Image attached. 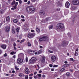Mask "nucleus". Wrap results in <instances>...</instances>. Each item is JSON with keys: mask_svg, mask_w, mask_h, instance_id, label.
<instances>
[{"mask_svg": "<svg viewBox=\"0 0 79 79\" xmlns=\"http://www.w3.org/2000/svg\"><path fill=\"white\" fill-rule=\"evenodd\" d=\"M25 78L26 79H28V76H27V75H26Z\"/></svg>", "mask_w": 79, "mask_h": 79, "instance_id": "c03bdc74", "label": "nucleus"}, {"mask_svg": "<svg viewBox=\"0 0 79 79\" xmlns=\"http://www.w3.org/2000/svg\"><path fill=\"white\" fill-rule=\"evenodd\" d=\"M21 17L22 18L24 19V17L23 15H21Z\"/></svg>", "mask_w": 79, "mask_h": 79, "instance_id": "bf43d9fd", "label": "nucleus"}, {"mask_svg": "<svg viewBox=\"0 0 79 79\" xmlns=\"http://www.w3.org/2000/svg\"><path fill=\"white\" fill-rule=\"evenodd\" d=\"M51 61L52 62L55 63L56 61V58L55 56H52L51 57Z\"/></svg>", "mask_w": 79, "mask_h": 79, "instance_id": "0eeeda50", "label": "nucleus"}, {"mask_svg": "<svg viewBox=\"0 0 79 79\" xmlns=\"http://www.w3.org/2000/svg\"><path fill=\"white\" fill-rule=\"evenodd\" d=\"M48 40V37L47 36H44L41 37L40 38L39 41L40 42H42V41H47Z\"/></svg>", "mask_w": 79, "mask_h": 79, "instance_id": "f03ea898", "label": "nucleus"}, {"mask_svg": "<svg viewBox=\"0 0 79 79\" xmlns=\"http://www.w3.org/2000/svg\"><path fill=\"white\" fill-rule=\"evenodd\" d=\"M20 28L19 27H17L15 29L16 31L17 32H19V31Z\"/></svg>", "mask_w": 79, "mask_h": 79, "instance_id": "6ab92c4d", "label": "nucleus"}, {"mask_svg": "<svg viewBox=\"0 0 79 79\" xmlns=\"http://www.w3.org/2000/svg\"><path fill=\"white\" fill-rule=\"evenodd\" d=\"M65 70L64 68H62L60 70V73H61V72H63Z\"/></svg>", "mask_w": 79, "mask_h": 79, "instance_id": "393cba45", "label": "nucleus"}, {"mask_svg": "<svg viewBox=\"0 0 79 79\" xmlns=\"http://www.w3.org/2000/svg\"><path fill=\"white\" fill-rule=\"evenodd\" d=\"M1 47L2 48H3V49H6V45L5 44H3L1 46Z\"/></svg>", "mask_w": 79, "mask_h": 79, "instance_id": "f3484780", "label": "nucleus"}, {"mask_svg": "<svg viewBox=\"0 0 79 79\" xmlns=\"http://www.w3.org/2000/svg\"><path fill=\"white\" fill-rule=\"evenodd\" d=\"M70 60L71 61H73L74 60H73V58H71Z\"/></svg>", "mask_w": 79, "mask_h": 79, "instance_id": "de8ad7c7", "label": "nucleus"}, {"mask_svg": "<svg viewBox=\"0 0 79 79\" xmlns=\"http://www.w3.org/2000/svg\"><path fill=\"white\" fill-rule=\"evenodd\" d=\"M31 32H34V30H31Z\"/></svg>", "mask_w": 79, "mask_h": 79, "instance_id": "e2e57ef3", "label": "nucleus"}, {"mask_svg": "<svg viewBox=\"0 0 79 79\" xmlns=\"http://www.w3.org/2000/svg\"><path fill=\"white\" fill-rule=\"evenodd\" d=\"M27 44H28V46H29V47H31V43H30L28 42Z\"/></svg>", "mask_w": 79, "mask_h": 79, "instance_id": "473e14b6", "label": "nucleus"}, {"mask_svg": "<svg viewBox=\"0 0 79 79\" xmlns=\"http://www.w3.org/2000/svg\"><path fill=\"white\" fill-rule=\"evenodd\" d=\"M56 27L58 29H63L64 28V26L62 23H59L57 25Z\"/></svg>", "mask_w": 79, "mask_h": 79, "instance_id": "7ed1b4c3", "label": "nucleus"}, {"mask_svg": "<svg viewBox=\"0 0 79 79\" xmlns=\"http://www.w3.org/2000/svg\"><path fill=\"white\" fill-rule=\"evenodd\" d=\"M19 3H20V4H21V3H22V1H21V0H19Z\"/></svg>", "mask_w": 79, "mask_h": 79, "instance_id": "58836bf2", "label": "nucleus"}, {"mask_svg": "<svg viewBox=\"0 0 79 79\" xmlns=\"http://www.w3.org/2000/svg\"><path fill=\"white\" fill-rule=\"evenodd\" d=\"M73 3L74 5H78L79 3V0H73Z\"/></svg>", "mask_w": 79, "mask_h": 79, "instance_id": "6e6552de", "label": "nucleus"}, {"mask_svg": "<svg viewBox=\"0 0 79 79\" xmlns=\"http://www.w3.org/2000/svg\"><path fill=\"white\" fill-rule=\"evenodd\" d=\"M23 76H24V74H23L22 73H20L19 74V76L20 77H22Z\"/></svg>", "mask_w": 79, "mask_h": 79, "instance_id": "bb28decb", "label": "nucleus"}, {"mask_svg": "<svg viewBox=\"0 0 79 79\" xmlns=\"http://www.w3.org/2000/svg\"><path fill=\"white\" fill-rule=\"evenodd\" d=\"M28 53L30 55H34V51L32 50H29L28 51Z\"/></svg>", "mask_w": 79, "mask_h": 79, "instance_id": "ddd939ff", "label": "nucleus"}, {"mask_svg": "<svg viewBox=\"0 0 79 79\" xmlns=\"http://www.w3.org/2000/svg\"><path fill=\"white\" fill-rule=\"evenodd\" d=\"M38 53L39 54L42 53V50H40L38 51Z\"/></svg>", "mask_w": 79, "mask_h": 79, "instance_id": "e433bc0d", "label": "nucleus"}, {"mask_svg": "<svg viewBox=\"0 0 79 79\" xmlns=\"http://www.w3.org/2000/svg\"><path fill=\"white\" fill-rule=\"evenodd\" d=\"M57 5L58 6H60V5H61V3H60L59 2H57Z\"/></svg>", "mask_w": 79, "mask_h": 79, "instance_id": "cd10ccee", "label": "nucleus"}, {"mask_svg": "<svg viewBox=\"0 0 79 79\" xmlns=\"http://www.w3.org/2000/svg\"><path fill=\"white\" fill-rule=\"evenodd\" d=\"M55 67H58V65H53V68H55Z\"/></svg>", "mask_w": 79, "mask_h": 79, "instance_id": "79ce46f5", "label": "nucleus"}, {"mask_svg": "<svg viewBox=\"0 0 79 79\" xmlns=\"http://www.w3.org/2000/svg\"><path fill=\"white\" fill-rule=\"evenodd\" d=\"M26 62H27L28 61V58L27 57H26Z\"/></svg>", "mask_w": 79, "mask_h": 79, "instance_id": "a19ab883", "label": "nucleus"}, {"mask_svg": "<svg viewBox=\"0 0 79 79\" xmlns=\"http://www.w3.org/2000/svg\"><path fill=\"white\" fill-rule=\"evenodd\" d=\"M43 77H45V76L44 75H42Z\"/></svg>", "mask_w": 79, "mask_h": 79, "instance_id": "052dcab7", "label": "nucleus"}, {"mask_svg": "<svg viewBox=\"0 0 79 79\" xmlns=\"http://www.w3.org/2000/svg\"><path fill=\"white\" fill-rule=\"evenodd\" d=\"M40 16H41V17H43L45 15V12L43 10L41 11L40 12Z\"/></svg>", "mask_w": 79, "mask_h": 79, "instance_id": "9b49d317", "label": "nucleus"}, {"mask_svg": "<svg viewBox=\"0 0 79 79\" xmlns=\"http://www.w3.org/2000/svg\"><path fill=\"white\" fill-rule=\"evenodd\" d=\"M69 71L70 72H73V70H72V69H70Z\"/></svg>", "mask_w": 79, "mask_h": 79, "instance_id": "5fc2aeb1", "label": "nucleus"}, {"mask_svg": "<svg viewBox=\"0 0 79 79\" xmlns=\"http://www.w3.org/2000/svg\"><path fill=\"white\" fill-rule=\"evenodd\" d=\"M14 49L15 50H16V47H15V46H14Z\"/></svg>", "mask_w": 79, "mask_h": 79, "instance_id": "69168bd1", "label": "nucleus"}, {"mask_svg": "<svg viewBox=\"0 0 79 79\" xmlns=\"http://www.w3.org/2000/svg\"><path fill=\"white\" fill-rule=\"evenodd\" d=\"M71 74L69 73H66L67 76H69Z\"/></svg>", "mask_w": 79, "mask_h": 79, "instance_id": "72a5a7b5", "label": "nucleus"}, {"mask_svg": "<svg viewBox=\"0 0 79 79\" xmlns=\"http://www.w3.org/2000/svg\"><path fill=\"white\" fill-rule=\"evenodd\" d=\"M13 22L15 23H16L18 22V20L17 19H14L13 20Z\"/></svg>", "mask_w": 79, "mask_h": 79, "instance_id": "b1692460", "label": "nucleus"}, {"mask_svg": "<svg viewBox=\"0 0 79 79\" xmlns=\"http://www.w3.org/2000/svg\"><path fill=\"white\" fill-rule=\"evenodd\" d=\"M15 3H16V2H15V1H13L11 4V5H15Z\"/></svg>", "mask_w": 79, "mask_h": 79, "instance_id": "c85d7f7f", "label": "nucleus"}, {"mask_svg": "<svg viewBox=\"0 0 79 79\" xmlns=\"http://www.w3.org/2000/svg\"><path fill=\"white\" fill-rule=\"evenodd\" d=\"M33 75V74H32V73H31L29 75V76L30 77H31V76H32Z\"/></svg>", "mask_w": 79, "mask_h": 79, "instance_id": "603ef678", "label": "nucleus"}, {"mask_svg": "<svg viewBox=\"0 0 79 79\" xmlns=\"http://www.w3.org/2000/svg\"><path fill=\"white\" fill-rule=\"evenodd\" d=\"M76 54H77V53L76 52H75V54H74L75 56H77V55H76Z\"/></svg>", "mask_w": 79, "mask_h": 79, "instance_id": "09e8293b", "label": "nucleus"}, {"mask_svg": "<svg viewBox=\"0 0 79 79\" xmlns=\"http://www.w3.org/2000/svg\"><path fill=\"white\" fill-rule=\"evenodd\" d=\"M15 69H16V70H17V71H19V68L17 67H15Z\"/></svg>", "mask_w": 79, "mask_h": 79, "instance_id": "3c124183", "label": "nucleus"}, {"mask_svg": "<svg viewBox=\"0 0 79 79\" xmlns=\"http://www.w3.org/2000/svg\"><path fill=\"white\" fill-rule=\"evenodd\" d=\"M25 71L26 74H29L30 73V72L29 71V70L28 69V68H27V67L26 68Z\"/></svg>", "mask_w": 79, "mask_h": 79, "instance_id": "2eb2a0df", "label": "nucleus"}, {"mask_svg": "<svg viewBox=\"0 0 79 79\" xmlns=\"http://www.w3.org/2000/svg\"><path fill=\"white\" fill-rule=\"evenodd\" d=\"M36 60H37L36 58L35 57H33L30 60V62L31 63H35L36 61Z\"/></svg>", "mask_w": 79, "mask_h": 79, "instance_id": "20e7f679", "label": "nucleus"}, {"mask_svg": "<svg viewBox=\"0 0 79 79\" xmlns=\"http://www.w3.org/2000/svg\"><path fill=\"white\" fill-rule=\"evenodd\" d=\"M35 9L33 6H27L26 9V11L30 14H32L35 12Z\"/></svg>", "mask_w": 79, "mask_h": 79, "instance_id": "f257e3e1", "label": "nucleus"}, {"mask_svg": "<svg viewBox=\"0 0 79 79\" xmlns=\"http://www.w3.org/2000/svg\"><path fill=\"white\" fill-rule=\"evenodd\" d=\"M4 56H5V57H6V56H7V54L6 53H5L4 55Z\"/></svg>", "mask_w": 79, "mask_h": 79, "instance_id": "37998d69", "label": "nucleus"}, {"mask_svg": "<svg viewBox=\"0 0 79 79\" xmlns=\"http://www.w3.org/2000/svg\"><path fill=\"white\" fill-rule=\"evenodd\" d=\"M40 48H43V47L41 46H40Z\"/></svg>", "mask_w": 79, "mask_h": 79, "instance_id": "4d7b16f0", "label": "nucleus"}, {"mask_svg": "<svg viewBox=\"0 0 79 79\" xmlns=\"http://www.w3.org/2000/svg\"><path fill=\"white\" fill-rule=\"evenodd\" d=\"M67 35L69 38V39H71L72 38V36H71V34L70 33H68L67 34Z\"/></svg>", "mask_w": 79, "mask_h": 79, "instance_id": "a211bd4d", "label": "nucleus"}, {"mask_svg": "<svg viewBox=\"0 0 79 79\" xmlns=\"http://www.w3.org/2000/svg\"><path fill=\"white\" fill-rule=\"evenodd\" d=\"M12 32L13 34H15V33L16 32H15V30L13 29L12 30Z\"/></svg>", "mask_w": 79, "mask_h": 79, "instance_id": "c756f323", "label": "nucleus"}, {"mask_svg": "<svg viewBox=\"0 0 79 79\" xmlns=\"http://www.w3.org/2000/svg\"><path fill=\"white\" fill-rule=\"evenodd\" d=\"M21 21H23V22H24L25 21V19H22Z\"/></svg>", "mask_w": 79, "mask_h": 79, "instance_id": "864d4df0", "label": "nucleus"}, {"mask_svg": "<svg viewBox=\"0 0 79 79\" xmlns=\"http://www.w3.org/2000/svg\"><path fill=\"white\" fill-rule=\"evenodd\" d=\"M49 66H50V67H52L53 66V65L52 64H49Z\"/></svg>", "mask_w": 79, "mask_h": 79, "instance_id": "6e6d98bb", "label": "nucleus"}, {"mask_svg": "<svg viewBox=\"0 0 79 79\" xmlns=\"http://www.w3.org/2000/svg\"><path fill=\"white\" fill-rule=\"evenodd\" d=\"M37 76H38L39 77H40L42 76V75L41 74H37Z\"/></svg>", "mask_w": 79, "mask_h": 79, "instance_id": "c9c22d12", "label": "nucleus"}, {"mask_svg": "<svg viewBox=\"0 0 79 79\" xmlns=\"http://www.w3.org/2000/svg\"><path fill=\"white\" fill-rule=\"evenodd\" d=\"M6 21L7 22H9L10 21V16H8L6 17Z\"/></svg>", "mask_w": 79, "mask_h": 79, "instance_id": "aec40b11", "label": "nucleus"}, {"mask_svg": "<svg viewBox=\"0 0 79 79\" xmlns=\"http://www.w3.org/2000/svg\"><path fill=\"white\" fill-rule=\"evenodd\" d=\"M25 40V39H23V40H21V42H20V43H23V42H24V41Z\"/></svg>", "mask_w": 79, "mask_h": 79, "instance_id": "4c0bfd02", "label": "nucleus"}, {"mask_svg": "<svg viewBox=\"0 0 79 79\" xmlns=\"http://www.w3.org/2000/svg\"><path fill=\"white\" fill-rule=\"evenodd\" d=\"M23 61V59L20 58H19L17 60V63L18 64H21V63H22Z\"/></svg>", "mask_w": 79, "mask_h": 79, "instance_id": "9d476101", "label": "nucleus"}, {"mask_svg": "<svg viewBox=\"0 0 79 79\" xmlns=\"http://www.w3.org/2000/svg\"><path fill=\"white\" fill-rule=\"evenodd\" d=\"M70 4L69 2H67L65 3V7L66 8H69V5Z\"/></svg>", "mask_w": 79, "mask_h": 79, "instance_id": "4468645a", "label": "nucleus"}, {"mask_svg": "<svg viewBox=\"0 0 79 79\" xmlns=\"http://www.w3.org/2000/svg\"><path fill=\"white\" fill-rule=\"evenodd\" d=\"M5 31L6 32H9L10 31V27L9 26L6 27L5 28Z\"/></svg>", "mask_w": 79, "mask_h": 79, "instance_id": "423d86ee", "label": "nucleus"}, {"mask_svg": "<svg viewBox=\"0 0 79 79\" xmlns=\"http://www.w3.org/2000/svg\"><path fill=\"white\" fill-rule=\"evenodd\" d=\"M46 21H49L50 20V17L49 18H47L46 19Z\"/></svg>", "mask_w": 79, "mask_h": 79, "instance_id": "2f4dec72", "label": "nucleus"}, {"mask_svg": "<svg viewBox=\"0 0 79 79\" xmlns=\"http://www.w3.org/2000/svg\"><path fill=\"white\" fill-rule=\"evenodd\" d=\"M13 8L14 9V10L16 9V6H14L13 7Z\"/></svg>", "mask_w": 79, "mask_h": 79, "instance_id": "8fccbe9b", "label": "nucleus"}, {"mask_svg": "<svg viewBox=\"0 0 79 79\" xmlns=\"http://www.w3.org/2000/svg\"><path fill=\"white\" fill-rule=\"evenodd\" d=\"M69 66V64H65L63 65V66H64V67H65V68H67Z\"/></svg>", "mask_w": 79, "mask_h": 79, "instance_id": "412c9836", "label": "nucleus"}, {"mask_svg": "<svg viewBox=\"0 0 79 79\" xmlns=\"http://www.w3.org/2000/svg\"><path fill=\"white\" fill-rule=\"evenodd\" d=\"M23 37V35L22 34H20L19 36V39H22Z\"/></svg>", "mask_w": 79, "mask_h": 79, "instance_id": "7c9ffc66", "label": "nucleus"}, {"mask_svg": "<svg viewBox=\"0 0 79 79\" xmlns=\"http://www.w3.org/2000/svg\"><path fill=\"white\" fill-rule=\"evenodd\" d=\"M18 57L22 58L23 57H24V54L23 53H21L19 54L18 56Z\"/></svg>", "mask_w": 79, "mask_h": 79, "instance_id": "dca6fc26", "label": "nucleus"}, {"mask_svg": "<svg viewBox=\"0 0 79 79\" xmlns=\"http://www.w3.org/2000/svg\"><path fill=\"white\" fill-rule=\"evenodd\" d=\"M13 45L14 47H15L16 45V44L14 43L13 44Z\"/></svg>", "mask_w": 79, "mask_h": 79, "instance_id": "338daca9", "label": "nucleus"}, {"mask_svg": "<svg viewBox=\"0 0 79 79\" xmlns=\"http://www.w3.org/2000/svg\"><path fill=\"white\" fill-rule=\"evenodd\" d=\"M37 66L38 67V69H40V67H39V66L38 65H37Z\"/></svg>", "mask_w": 79, "mask_h": 79, "instance_id": "0e129e2a", "label": "nucleus"}, {"mask_svg": "<svg viewBox=\"0 0 79 79\" xmlns=\"http://www.w3.org/2000/svg\"><path fill=\"white\" fill-rule=\"evenodd\" d=\"M35 1H36V0H31V2H35Z\"/></svg>", "mask_w": 79, "mask_h": 79, "instance_id": "13d9d810", "label": "nucleus"}, {"mask_svg": "<svg viewBox=\"0 0 79 79\" xmlns=\"http://www.w3.org/2000/svg\"><path fill=\"white\" fill-rule=\"evenodd\" d=\"M53 25H50V26L49 27V29L50 30V29H53Z\"/></svg>", "mask_w": 79, "mask_h": 79, "instance_id": "4be33fe9", "label": "nucleus"}, {"mask_svg": "<svg viewBox=\"0 0 79 79\" xmlns=\"http://www.w3.org/2000/svg\"><path fill=\"white\" fill-rule=\"evenodd\" d=\"M36 30L37 32H38V33H39L40 32V29H39V28H37L36 29Z\"/></svg>", "mask_w": 79, "mask_h": 79, "instance_id": "5701e85b", "label": "nucleus"}, {"mask_svg": "<svg viewBox=\"0 0 79 79\" xmlns=\"http://www.w3.org/2000/svg\"><path fill=\"white\" fill-rule=\"evenodd\" d=\"M18 2H16L15 3V6H17V5H18Z\"/></svg>", "mask_w": 79, "mask_h": 79, "instance_id": "680f3d73", "label": "nucleus"}, {"mask_svg": "<svg viewBox=\"0 0 79 79\" xmlns=\"http://www.w3.org/2000/svg\"><path fill=\"white\" fill-rule=\"evenodd\" d=\"M68 44V42L66 41H64L62 43V45L64 47L66 46V45H67Z\"/></svg>", "mask_w": 79, "mask_h": 79, "instance_id": "1a4fd4ad", "label": "nucleus"}, {"mask_svg": "<svg viewBox=\"0 0 79 79\" xmlns=\"http://www.w3.org/2000/svg\"><path fill=\"white\" fill-rule=\"evenodd\" d=\"M35 33H30L28 34V37L29 38H32L34 36H35Z\"/></svg>", "mask_w": 79, "mask_h": 79, "instance_id": "39448f33", "label": "nucleus"}, {"mask_svg": "<svg viewBox=\"0 0 79 79\" xmlns=\"http://www.w3.org/2000/svg\"><path fill=\"white\" fill-rule=\"evenodd\" d=\"M74 8H75L74 7H71V9L72 10H74Z\"/></svg>", "mask_w": 79, "mask_h": 79, "instance_id": "ea45409f", "label": "nucleus"}, {"mask_svg": "<svg viewBox=\"0 0 79 79\" xmlns=\"http://www.w3.org/2000/svg\"><path fill=\"white\" fill-rule=\"evenodd\" d=\"M25 29L26 30H29V28L27 27H25Z\"/></svg>", "mask_w": 79, "mask_h": 79, "instance_id": "49530a36", "label": "nucleus"}, {"mask_svg": "<svg viewBox=\"0 0 79 79\" xmlns=\"http://www.w3.org/2000/svg\"><path fill=\"white\" fill-rule=\"evenodd\" d=\"M4 12L3 10H1V14H3V13Z\"/></svg>", "mask_w": 79, "mask_h": 79, "instance_id": "f704fd0d", "label": "nucleus"}, {"mask_svg": "<svg viewBox=\"0 0 79 79\" xmlns=\"http://www.w3.org/2000/svg\"><path fill=\"white\" fill-rule=\"evenodd\" d=\"M42 71L40 70L39 71V73H42Z\"/></svg>", "mask_w": 79, "mask_h": 79, "instance_id": "774afa93", "label": "nucleus"}, {"mask_svg": "<svg viewBox=\"0 0 79 79\" xmlns=\"http://www.w3.org/2000/svg\"><path fill=\"white\" fill-rule=\"evenodd\" d=\"M48 52H49V53H53V51H50V50H48Z\"/></svg>", "mask_w": 79, "mask_h": 79, "instance_id": "a18cd8bd", "label": "nucleus"}, {"mask_svg": "<svg viewBox=\"0 0 79 79\" xmlns=\"http://www.w3.org/2000/svg\"><path fill=\"white\" fill-rule=\"evenodd\" d=\"M10 54L12 55H13L14 54H16V52H12L10 53Z\"/></svg>", "mask_w": 79, "mask_h": 79, "instance_id": "a878e982", "label": "nucleus"}, {"mask_svg": "<svg viewBox=\"0 0 79 79\" xmlns=\"http://www.w3.org/2000/svg\"><path fill=\"white\" fill-rule=\"evenodd\" d=\"M45 60V57L44 56H42L41 59V61L42 63H44Z\"/></svg>", "mask_w": 79, "mask_h": 79, "instance_id": "f8f14e48", "label": "nucleus"}]
</instances>
